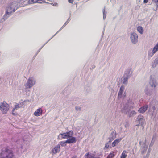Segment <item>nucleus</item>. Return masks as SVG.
Segmentation results:
<instances>
[{
	"label": "nucleus",
	"instance_id": "f257e3e1",
	"mask_svg": "<svg viewBox=\"0 0 158 158\" xmlns=\"http://www.w3.org/2000/svg\"><path fill=\"white\" fill-rule=\"evenodd\" d=\"M12 151L6 147L3 148L0 153V158H15Z\"/></svg>",
	"mask_w": 158,
	"mask_h": 158
},
{
	"label": "nucleus",
	"instance_id": "f03ea898",
	"mask_svg": "<svg viewBox=\"0 0 158 158\" xmlns=\"http://www.w3.org/2000/svg\"><path fill=\"white\" fill-rule=\"evenodd\" d=\"M132 72H131V69H128L124 72V73L122 77L123 79L122 83L123 84L127 85L128 82V80L132 76Z\"/></svg>",
	"mask_w": 158,
	"mask_h": 158
},
{
	"label": "nucleus",
	"instance_id": "7ed1b4c3",
	"mask_svg": "<svg viewBox=\"0 0 158 158\" xmlns=\"http://www.w3.org/2000/svg\"><path fill=\"white\" fill-rule=\"evenodd\" d=\"M136 121L139 123V124L137 125L136 126H139L140 125L142 127H143L146 124L144 116L141 114L138 116L136 118Z\"/></svg>",
	"mask_w": 158,
	"mask_h": 158
},
{
	"label": "nucleus",
	"instance_id": "20e7f679",
	"mask_svg": "<svg viewBox=\"0 0 158 158\" xmlns=\"http://www.w3.org/2000/svg\"><path fill=\"white\" fill-rule=\"evenodd\" d=\"M35 82L36 81L33 77H29L26 84L27 87L30 88L35 84Z\"/></svg>",
	"mask_w": 158,
	"mask_h": 158
},
{
	"label": "nucleus",
	"instance_id": "39448f33",
	"mask_svg": "<svg viewBox=\"0 0 158 158\" xmlns=\"http://www.w3.org/2000/svg\"><path fill=\"white\" fill-rule=\"evenodd\" d=\"M12 6L10 7L6 10L5 14L2 18V20H3L2 22L5 21L10 16V14L12 13V11L10 10H12Z\"/></svg>",
	"mask_w": 158,
	"mask_h": 158
},
{
	"label": "nucleus",
	"instance_id": "423d86ee",
	"mask_svg": "<svg viewBox=\"0 0 158 158\" xmlns=\"http://www.w3.org/2000/svg\"><path fill=\"white\" fill-rule=\"evenodd\" d=\"M0 110L4 114L7 113L9 110V105L7 103H1L0 105Z\"/></svg>",
	"mask_w": 158,
	"mask_h": 158
},
{
	"label": "nucleus",
	"instance_id": "0eeeda50",
	"mask_svg": "<svg viewBox=\"0 0 158 158\" xmlns=\"http://www.w3.org/2000/svg\"><path fill=\"white\" fill-rule=\"evenodd\" d=\"M130 39L131 42L134 44H135L138 42V35L135 32L132 33L130 35Z\"/></svg>",
	"mask_w": 158,
	"mask_h": 158
},
{
	"label": "nucleus",
	"instance_id": "6e6552de",
	"mask_svg": "<svg viewBox=\"0 0 158 158\" xmlns=\"http://www.w3.org/2000/svg\"><path fill=\"white\" fill-rule=\"evenodd\" d=\"M60 151V145H57L52 149L51 152L50 153L52 155H54L57 153L59 152Z\"/></svg>",
	"mask_w": 158,
	"mask_h": 158
},
{
	"label": "nucleus",
	"instance_id": "1a4fd4ad",
	"mask_svg": "<svg viewBox=\"0 0 158 158\" xmlns=\"http://www.w3.org/2000/svg\"><path fill=\"white\" fill-rule=\"evenodd\" d=\"M77 138L75 137L72 136L67 139L66 142H67L68 144H74L76 142Z\"/></svg>",
	"mask_w": 158,
	"mask_h": 158
},
{
	"label": "nucleus",
	"instance_id": "9d476101",
	"mask_svg": "<svg viewBox=\"0 0 158 158\" xmlns=\"http://www.w3.org/2000/svg\"><path fill=\"white\" fill-rule=\"evenodd\" d=\"M149 83L151 86L154 88L156 87L158 84L156 80L154 78L151 77Z\"/></svg>",
	"mask_w": 158,
	"mask_h": 158
},
{
	"label": "nucleus",
	"instance_id": "9b49d317",
	"mask_svg": "<svg viewBox=\"0 0 158 158\" xmlns=\"http://www.w3.org/2000/svg\"><path fill=\"white\" fill-rule=\"evenodd\" d=\"M148 108V105H145L139 108V109L138 111L140 113H143L147 110Z\"/></svg>",
	"mask_w": 158,
	"mask_h": 158
},
{
	"label": "nucleus",
	"instance_id": "f8f14e48",
	"mask_svg": "<svg viewBox=\"0 0 158 158\" xmlns=\"http://www.w3.org/2000/svg\"><path fill=\"white\" fill-rule=\"evenodd\" d=\"M147 146L146 145L145 143L143 142L140 148V150H141V153L142 154L145 153L147 150Z\"/></svg>",
	"mask_w": 158,
	"mask_h": 158
},
{
	"label": "nucleus",
	"instance_id": "ddd939ff",
	"mask_svg": "<svg viewBox=\"0 0 158 158\" xmlns=\"http://www.w3.org/2000/svg\"><path fill=\"white\" fill-rule=\"evenodd\" d=\"M152 89L150 88L146 87L144 90V92L146 95L151 96L152 94Z\"/></svg>",
	"mask_w": 158,
	"mask_h": 158
},
{
	"label": "nucleus",
	"instance_id": "4468645a",
	"mask_svg": "<svg viewBox=\"0 0 158 158\" xmlns=\"http://www.w3.org/2000/svg\"><path fill=\"white\" fill-rule=\"evenodd\" d=\"M122 139V138H120L115 140L112 143V146L113 147H115L116 145H117L121 141Z\"/></svg>",
	"mask_w": 158,
	"mask_h": 158
},
{
	"label": "nucleus",
	"instance_id": "2eb2a0df",
	"mask_svg": "<svg viewBox=\"0 0 158 158\" xmlns=\"http://www.w3.org/2000/svg\"><path fill=\"white\" fill-rule=\"evenodd\" d=\"M95 156V154H91V153L89 152L86 153L84 156V157L85 158H93V156Z\"/></svg>",
	"mask_w": 158,
	"mask_h": 158
},
{
	"label": "nucleus",
	"instance_id": "dca6fc26",
	"mask_svg": "<svg viewBox=\"0 0 158 158\" xmlns=\"http://www.w3.org/2000/svg\"><path fill=\"white\" fill-rule=\"evenodd\" d=\"M137 113L134 110L131 111L130 110L129 113L128 114V116L129 118H131L134 116Z\"/></svg>",
	"mask_w": 158,
	"mask_h": 158
},
{
	"label": "nucleus",
	"instance_id": "f3484780",
	"mask_svg": "<svg viewBox=\"0 0 158 158\" xmlns=\"http://www.w3.org/2000/svg\"><path fill=\"white\" fill-rule=\"evenodd\" d=\"M41 110L40 108L38 109L36 111L34 112V115L36 116H39L41 114Z\"/></svg>",
	"mask_w": 158,
	"mask_h": 158
},
{
	"label": "nucleus",
	"instance_id": "a211bd4d",
	"mask_svg": "<svg viewBox=\"0 0 158 158\" xmlns=\"http://www.w3.org/2000/svg\"><path fill=\"white\" fill-rule=\"evenodd\" d=\"M65 133L68 138L73 136L74 134L73 131L72 130L69 131Z\"/></svg>",
	"mask_w": 158,
	"mask_h": 158
},
{
	"label": "nucleus",
	"instance_id": "6ab92c4d",
	"mask_svg": "<svg viewBox=\"0 0 158 158\" xmlns=\"http://www.w3.org/2000/svg\"><path fill=\"white\" fill-rule=\"evenodd\" d=\"M155 53L154 51H153V50H152V51L151 49L149 50L148 51V57L149 58H151L153 56V55H154V54Z\"/></svg>",
	"mask_w": 158,
	"mask_h": 158
},
{
	"label": "nucleus",
	"instance_id": "aec40b11",
	"mask_svg": "<svg viewBox=\"0 0 158 158\" xmlns=\"http://www.w3.org/2000/svg\"><path fill=\"white\" fill-rule=\"evenodd\" d=\"M137 31L141 34H142L143 32V29L141 26H139L137 28Z\"/></svg>",
	"mask_w": 158,
	"mask_h": 158
},
{
	"label": "nucleus",
	"instance_id": "412c9836",
	"mask_svg": "<svg viewBox=\"0 0 158 158\" xmlns=\"http://www.w3.org/2000/svg\"><path fill=\"white\" fill-rule=\"evenodd\" d=\"M110 136L112 140H114L116 138V133L112 131L111 132Z\"/></svg>",
	"mask_w": 158,
	"mask_h": 158
},
{
	"label": "nucleus",
	"instance_id": "4be33fe9",
	"mask_svg": "<svg viewBox=\"0 0 158 158\" xmlns=\"http://www.w3.org/2000/svg\"><path fill=\"white\" fill-rule=\"evenodd\" d=\"M127 152L126 150H124L120 156V158H126L127 155L126 154Z\"/></svg>",
	"mask_w": 158,
	"mask_h": 158
},
{
	"label": "nucleus",
	"instance_id": "5701e85b",
	"mask_svg": "<svg viewBox=\"0 0 158 158\" xmlns=\"http://www.w3.org/2000/svg\"><path fill=\"white\" fill-rule=\"evenodd\" d=\"M67 143V142H66V140L65 141H62L60 142L58 145H60V146L61 145L62 147H64L66 146Z\"/></svg>",
	"mask_w": 158,
	"mask_h": 158
},
{
	"label": "nucleus",
	"instance_id": "b1692460",
	"mask_svg": "<svg viewBox=\"0 0 158 158\" xmlns=\"http://www.w3.org/2000/svg\"><path fill=\"white\" fill-rule=\"evenodd\" d=\"M157 64H158V56L155 60L154 63L152 64L153 67H156Z\"/></svg>",
	"mask_w": 158,
	"mask_h": 158
},
{
	"label": "nucleus",
	"instance_id": "393cba45",
	"mask_svg": "<svg viewBox=\"0 0 158 158\" xmlns=\"http://www.w3.org/2000/svg\"><path fill=\"white\" fill-rule=\"evenodd\" d=\"M153 51H154L155 53L156 52L158 51V42L156 45L152 49Z\"/></svg>",
	"mask_w": 158,
	"mask_h": 158
},
{
	"label": "nucleus",
	"instance_id": "a878e982",
	"mask_svg": "<svg viewBox=\"0 0 158 158\" xmlns=\"http://www.w3.org/2000/svg\"><path fill=\"white\" fill-rule=\"evenodd\" d=\"M59 135H61L62 137V139H68L66 134L65 132H64L62 133H60Z\"/></svg>",
	"mask_w": 158,
	"mask_h": 158
},
{
	"label": "nucleus",
	"instance_id": "bb28decb",
	"mask_svg": "<svg viewBox=\"0 0 158 158\" xmlns=\"http://www.w3.org/2000/svg\"><path fill=\"white\" fill-rule=\"evenodd\" d=\"M105 6L104 8L103 9V19L105 20L106 18V14L107 12L105 11Z\"/></svg>",
	"mask_w": 158,
	"mask_h": 158
},
{
	"label": "nucleus",
	"instance_id": "cd10ccee",
	"mask_svg": "<svg viewBox=\"0 0 158 158\" xmlns=\"http://www.w3.org/2000/svg\"><path fill=\"white\" fill-rule=\"evenodd\" d=\"M132 100L130 99H128L127 102H126V104L127 105H129V106L131 107H132V106H131V105H132Z\"/></svg>",
	"mask_w": 158,
	"mask_h": 158
},
{
	"label": "nucleus",
	"instance_id": "c85d7f7f",
	"mask_svg": "<svg viewBox=\"0 0 158 158\" xmlns=\"http://www.w3.org/2000/svg\"><path fill=\"white\" fill-rule=\"evenodd\" d=\"M131 109H130L127 110H121V112L122 113H124L125 114H127L128 115V114L129 113Z\"/></svg>",
	"mask_w": 158,
	"mask_h": 158
},
{
	"label": "nucleus",
	"instance_id": "c756f323",
	"mask_svg": "<svg viewBox=\"0 0 158 158\" xmlns=\"http://www.w3.org/2000/svg\"><path fill=\"white\" fill-rule=\"evenodd\" d=\"M38 1H39V0H29L28 3L29 4L32 3H37Z\"/></svg>",
	"mask_w": 158,
	"mask_h": 158
},
{
	"label": "nucleus",
	"instance_id": "7c9ffc66",
	"mask_svg": "<svg viewBox=\"0 0 158 158\" xmlns=\"http://www.w3.org/2000/svg\"><path fill=\"white\" fill-rule=\"evenodd\" d=\"M129 109H131V107L129 106V105H127L126 104L123 107L122 109L121 110H127Z\"/></svg>",
	"mask_w": 158,
	"mask_h": 158
},
{
	"label": "nucleus",
	"instance_id": "2f4dec72",
	"mask_svg": "<svg viewBox=\"0 0 158 158\" xmlns=\"http://www.w3.org/2000/svg\"><path fill=\"white\" fill-rule=\"evenodd\" d=\"M66 25L64 24L61 27L60 30L51 38V39H52L54 36H55L56 35V34H57L59 31H60Z\"/></svg>",
	"mask_w": 158,
	"mask_h": 158
},
{
	"label": "nucleus",
	"instance_id": "473e14b6",
	"mask_svg": "<svg viewBox=\"0 0 158 158\" xmlns=\"http://www.w3.org/2000/svg\"><path fill=\"white\" fill-rule=\"evenodd\" d=\"M115 156V155L113 153L110 152L107 157H108V158H113Z\"/></svg>",
	"mask_w": 158,
	"mask_h": 158
},
{
	"label": "nucleus",
	"instance_id": "72a5a7b5",
	"mask_svg": "<svg viewBox=\"0 0 158 158\" xmlns=\"http://www.w3.org/2000/svg\"><path fill=\"white\" fill-rule=\"evenodd\" d=\"M51 39V38L48 40L43 46H42L37 52V53H38L40 51V50L42 49V48H43V47Z\"/></svg>",
	"mask_w": 158,
	"mask_h": 158
},
{
	"label": "nucleus",
	"instance_id": "f704fd0d",
	"mask_svg": "<svg viewBox=\"0 0 158 158\" xmlns=\"http://www.w3.org/2000/svg\"><path fill=\"white\" fill-rule=\"evenodd\" d=\"M110 144L107 142L105 144V147L104 148V149L105 150L106 149H108L109 147Z\"/></svg>",
	"mask_w": 158,
	"mask_h": 158
},
{
	"label": "nucleus",
	"instance_id": "c9c22d12",
	"mask_svg": "<svg viewBox=\"0 0 158 158\" xmlns=\"http://www.w3.org/2000/svg\"><path fill=\"white\" fill-rule=\"evenodd\" d=\"M11 6H12V11L13 12H15L16 10H17V9H18V7H16L15 6V7L14 8H13V6L12 5L10 6V7H11Z\"/></svg>",
	"mask_w": 158,
	"mask_h": 158
},
{
	"label": "nucleus",
	"instance_id": "e433bc0d",
	"mask_svg": "<svg viewBox=\"0 0 158 158\" xmlns=\"http://www.w3.org/2000/svg\"><path fill=\"white\" fill-rule=\"evenodd\" d=\"M125 89L124 86L123 85H122L120 88V91L123 92Z\"/></svg>",
	"mask_w": 158,
	"mask_h": 158
},
{
	"label": "nucleus",
	"instance_id": "4c0bfd02",
	"mask_svg": "<svg viewBox=\"0 0 158 158\" xmlns=\"http://www.w3.org/2000/svg\"><path fill=\"white\" fill-rule=\"evenodd\" d=\"M123 92L119 91L118 93V96L119 97L121 98L122 96Z\"/></svg>",
	"mask_w": 158,
	"mask_h": 158
},
{
	"label": "nucleus",
	"instance_id": "58836bf2",
	"mask_svg": "<svg viewBox=\"0 0 158 158\" xmlns=\"http://www.w3.org/2000/svg\"><path fill=\"white\" fill-rule=\"evenodd\" d=\"M75 109L77 111H80L81 110V108L78 106H76Z\"/></svg>",
	"mask_w": 158,
	"mask_h": 158
},
{
	"label": "nucleus",
	"instance_id": "ea45409f",
	"mask_svg": "<svg viewBox=\"0 0 158 158\" xmlns=\"http://www.w3.org/2000/svg\"><path fill=\"white\" fill-rule=\"evenodd\" d=\"M14 107L15 109H17L18 108H20V106H19L18 104H17L15 105V107Z\"/></svg>",
	"mask_w": 158,
	"mask_h": 158
},
{
	"label": "nucleus",
	"instance_id": "a19ab883",
	"mask_svg": "<svg viewBox=\"0 0 158 158\" xmlns=\"http://www.w3.org/2000/svg\"><path fill=\"white\" fill-rule=\"evenodd\" d=\"M152 1L156 3L157 7H158V0H152Z\"/></svg>",
	"mask_w": 158,
	"mask_h": 158
},
{
	"label": "nucleus",
	"instance_id": "79ce46f5",
	"mask_svg": "<svg viewBox=\"0 0 158 158\" xmlns=\"http://www.w3.org/2000/svg\"><path fill=\"white\" fill-rule=\"evenodd\" d=\"M125 127L126 128H127L129 127V123L128 122H126L125 123Z\"/></svg>",
	"mask_w": 158,
	"mask_h": 158
},
{
	"label": "nucleus",
	"instance_id": "37998d69",
	"mask_svg": "<svg viewBox=\"0 0 158 158\" xmlns=\"http://www.w3.org/2000/svg\"><path fill=\"white\" fill-rule=\"evenodd\" d=\"M108 139H109V140L107 143L110 144L112 141L113 140H112V139H111V137H110Z\"/></svg>",
	"mask_w": 158,
	"mask_h": 158
},
{
	"label": "nucleus",
	"instance_id": "c03bdc74",
	"mask_svg": "<svg viewBox=\"0 0 158 158\" xmlns=\"http://www.w3.org/2000/svg\"><path fill=\"white\" fill-rule=\"evenodd\" d=\"M106 24H105L104 26L103 31L102 32V35H104V31H105V27H106Z\"/></svg>",
	"mask_w": 158,
	"mask_h": 158
},
{
	"label": "nucleus",
	"instance_id": "a18cd8bd",
	"mask_svg": "<svg viewBox=\"0 0 158 158\" xmlns=\"http://www.w3.org/2000/svg\"><path fill=\"white\" fill-rule=\"evenodd\" d=\"M22 0H15V2H16L17 3H19Z\"/></svg>",
	"mask_w": 158,
	"mask_h": 158
},
{
	"label": "nucleus",
	"instance_id": "49530a36",
	"mask_svg": "<svg viewBox=\"0 0 158 158\" xmlns=\"http://www.w3.org/2000/svg\"><path fill=\"white\" fill-rule=\"evenodd\" d=\"M15 109H15V107H14V108L13 109H12V114H13V115H15V114L14 113H13V112L15 110Z\"/></svg>",
	"mask_w": 158,
	"mask_h": 158
},
{
	"label": "nucleus",
	"instance_id": "de8ad7c7",
	"mask_svg": "<svg viewBox=\"0 0 158 158\" xmlns=\"http://www.w3.org/2000/svg\"><path fill=\"white\" fill-rule=\"evenodd\" d=\"M73 1V0H68V2L70 3H72Z\"/></svg>",
	"mask_w": 158,
	"mask_h": 158
},
{
	"label": "nucleus",
	"instance_id": "09e8293b",
	"mask_svg": "<svg viewBox=\"0 0 158 158\" xmlns=\"http://www.w3.org/2000/svg\"><path fill=\"white\" fill-rule=\"evenodd\" d=\"M51 5H52L54 6H56L57 5V3H55V4H54L53 3H52L51 4Z\"/></svg>",
	"mask_w": 158,
	"mask_h": 158
},
{
	"label": "nucleus",
	"instance_id": "8fccbe9b",
	"mask_svg": "<svg viewBox=\"0 0 158 158\" xmlns=\"http://www.w3.org/2000/svg\"><path fill=\"white\" fill-rule=\"evenodd\" d=\"M148 0H144L143 3H146L148 2Z\"/></svg>",
	"mask_w": 158,
	"mask_h": 158
},
{
	"label": "nucleus",
	"instance_id": "3c124183",
	"mask_svg": "<svg viewBox=\"0 0 158 158\" xmlns=\"http://www.w3.org/2000/svg\"><path fill=\"white\" fill-rule=\"evenodd\" d=\"M70 21V17H69L66 21H67L69 23Z\"/></svg>",
	"mask_w": 158,
	"mask_h": 158
},
{
	"label": "nucleus",
	"instance_id": "603ef678",
	"mask_svg": "<svg viewBox=\"0 0 158 158\" xmlns=\"http://www.w3.org/2000/svg\"><path fill=\"white\" fill-rule=\"evenodd\" d=\"M95 68V65H93L92 66V68H91V69H93Z\"/></svg>",
	"mask_w": 158,
	"mask_h": 158
},
{
	"label": "nucleus",
	"instance_id": "864d4df0",
	"mask_svg": "<svg viewBox=\"0 0 158 158\" xmlns=\"http://www.w3.org/2000/svg\"><path fill=\"white\" fill-rule=\"evenodd\" d=\"M38 53H36V54L34 56V57H33V58H35V57H36V56L38 54Z\"/></svg>",
	"mask_w": 158,
	"mask_h": 158
},
{
	"label": "nucleus",
	"instance_id": "5fc2aeb1",
	"mask_svg": "<svg viewBox=\"0 0 158 158\" xmlns=\"http://www.w3.org/2000/svg\"><path fill=\"white\" fill-rule=\"evenodd\" d=\"M69 22L66 21L64 24H65V25H66Z\"/></svg>",
	"mask_w": 158,
	"mask_h": 158
},
{
	"label": "nucleus",
	"instance_id": "6e6d98bb",
	"mask_svg": "<svg viewBox=\"0 0 158 158\" xmlns=\"http://www.w3.org/2000/svg\"><path fill=\"white\" fill-rule=\"evenodd\" d=\"M152 108H153V110H155L156 108H155V106H153Z\"/></svg>",
	"mask_w": 158,
	"mask_h": 158
},
{
	"label": "nucleus",
	"instance_id": "4d7b16f0",
	"mask_svg": "<svg viewBox=\"0 0 158 158\" xmlns=\"http://www.w3.org/2000/svg\"><path fill=\"white\" fill-rule=\"evenodd\" d=\"M40 1H38V2L37 3H40V4H42V2H40Z\"/></svg>",
	"mask_w": 158,
	"mask_h": 158
},
{
	"label": "nucleus",
	"instance_id": "13d9d810",
	"mask_svg": "<svg viewBox=\"0 0 158 158\" xmlns=\"http://www.w3.org/2000/svg\"><path fill=\"white\" fill-rule=\"evenodd\" d=\"M77 157L76 155L74 156L72 158H76Z\"/></svg>",
	"mask_w": 158,
	"mask_h": 158
},
{
	"label": "nucleus",
	"instance_id": "bf43d9fd",
	"mask_svg": "<svg viewBox=\"0 0 158 158\" xmlns=\"http://www.w3.org/2000/svg\"><path fill=\"white\" fill-rule=\"evenodd\" d=\"M42 1L44 3H47V2H46L44 0H42V1Z\"/></svg>",
	"mask_w": 158,
	"mask_h": 158
},
{
	"label": "nucleus",
	"instance_id": "052dcab7",
	"mask_svg": "<svg viewBox=\"0 0 158 158\" xmlns=\"http://www.w3.org/2000/svg\"><path fill=\"white\" fill-rule=\"evenodd\" d=\"M69 17H70H70H71V12L70 11V12H69Z\"/></svg>",
	"mask_w": 158,
	"mask_h": 158
},
{
	"label": "nucleus",
	"instance_id": "680f3d73",
	"mask_svg": "<svg viewBox=\"0 0 158 158\" xmlns=\"http://www.w3.org/2000/svg\"><path fill=\"white\" fill-rule=\"evenodd\" d=\"M93 158H100V157H95L94 156H93Z\"/></svg>",
	"mask_w": 158,
	"mask_h": 158
},
{
	"label": "nucleus",
	"instance_id": "e2e57ef3",
	"mask_svg": "<svg viewBox=\"0 0 158 158\" xmlns=\"http://www.w3.org/2000/svg\"><path fill=\"white\" fill-rule=\"evenodd\" d=\"M141 141H140L139 142V144L140 145H141Z\"/></svg>",
	"mask_w": 158,
	"mask_h": 158
},
{
	"label": "nucleus",
	"instance_id": "0e129e2a",
	"mask_svg": "<svg viewBox=\"0 0 158 158\" xmlns=\"http://www.w3.org/2000/svg\"><path fill=\"white\" fill-rule=\"evenodd\" d=\"M152 145V143H151L150 144V146H151V145Z\"/></svg>",
	"mask_w": 158,
	"mask_h": 158
},
{
	"label": "nucleus",
	"instance_id": "69168bd1",
	"mask_svg": "<svg viewBox=\"0 0 158 158\" xmlns=\"http://www.w3.org/2000/svg\"><path fill=\"white\" fill-rule=\"evenodd\" d=\"M152 145V143H151L150 144V146H151V145Z\"/></svg>",
	"mask_w": 158,
	"mask_h": 158
},
{
	"label": "nucleus",
	"instance_id": "338daca9",
	"mask_svg": "<svg viewBox=\"0 0 158 158\" xmlns=\"http://www.w3.org/2000/svg\"><path fill=\"white\" fill-rule=\"evenodd\" d=\"M47 3V4H49V2H47V3Z\"/></svg>",
	"mask_w": 158,
	"mask_h": 158
},
{
	"label": "nucleus",
	"instance_id": "774afa93",
	"mask_svg": "<svg viewBox=\"0 0 158 158\" xmlns=\"http://www.w3.org/2000/svg\"><path fill=\"white\" fill-rule=\"evenodd\" d=\"M148 153H147V156H148Z\"/></svg>",
	"mask_w": 158,
	"mask_h": 158
}]
</instances>
